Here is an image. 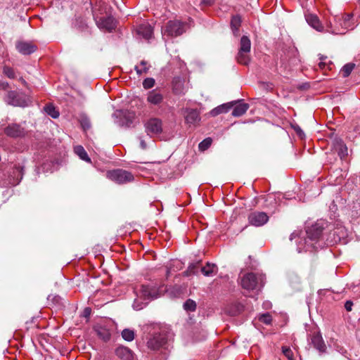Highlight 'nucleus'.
Returning <instances> with one entry per match:
<instances>
[{"mask_svg":"<svg viewBox=\"0 0 360 360\" xmlns=\"http://www.w3.org/2000/svg\"><path fill=\"white\" fill-rule=\"evenodd\" d=\"M263 277L252 272L244 274L240 278V286L248 292H258L263 287Z\"/></svg>","mask_w":360,"mask_h":360,"instance_id":"1","label":"nucleus"},{"mask_svg":"<svg viewBox=\"0 0 360 360\" xmlns=\"http://www.w3.org/2000/svg\"><path fill=\"white\" fill-rule=\"evenodd\" d=\"M325 224L323 221H319L307 229V237L304 239V248H305L306 250H310L311 248H314V244L316 243L321 236Z\"/></svg>","mask_w":360,"mask_h":360,"instance_id":"2","label":"nucleus"},{"mask_svg":"<svg viewBox=\"0 0 360 360\" xmlns=\"http://www.w3.org/2000/svg\"><path fill=\"white\" fill-rule=\"evenodd\" d=\"M24 167L20 165H15L10 168L6 178L1 177V184L4 187L14 186L22 180L24 174Z\"/></svg>","mask_w":360,"mask_h":360,"instance_id":"3","label":"nucleus"},{"mask_svg":"<svg viewBox=\"0 0 360 360\" xmlns=\"http://www.w3.org/2000/svg\"><path fill=\"white\" fill-rule=\"evenodd\" d=\"M106 177L118 184H127L134 179V176L131 172L122 169L108 171Z\"/></svg>","mask_w":360,"mask_h":360,"instance_id":"4","label":"nucleus"},{"mask_svg":"<svg viewBox=\"0 0 360 360\" xmlns=\"http://www.w3.org/2000/svg\"><path fill=\"white\" fill-rule=\"evenodd\" d=\"M251 42L250 39L246 36H243L240 41V48L236 56V60L238 63L248 65L250 63V58L249 53L250 51Z\"/></svg>","mask_w":360,"mask_h":360,"instance_id":"5","label":"nucleus"},{"mask_svg":"<svg viewBox=\"0 0 360 360\" xmlns=\"http://www.w3.org/2000/svg\"><path fill=\"white\" fill-rule=\"evenodd\" d=\"M186 24L178 20H169L167 22L164 33L169 37H178L186 32Z\"/></svg>","mask_w":360,"mask_h":360,"instance_id":"6","label":"nucleus"},{"mask_svg":"<svg viewBox=\"0 0 360 360\" xmlns=\"http://www.w3.org/2000/svg\"><path fill=\"white\" fill-rule=\"evenodd\" d=\"M4 132L7 136L15 139L24 138L27 134L26 129L17 123L8 124L4 127Z\"/></svg>","mask_w":360,"mask_h":360,"instance_id":"7","label":"nucleus"},{"mask_svg":"<svg viewBox=\"0 0 360 360\" xmlns=\"http://www.w3.org/2000/svg\"><path fill=\"white\" fill-rule=\"evenodd\" d=\"M89 5L91 7V12L94 20L99 19L103 16L111 15L110 11V8L105 2L101 0L96 1L94 6L91 2H90Z\"/></svg>","mask_w":360,"mask_h":360,"instance_id":"8","label":"nucleus"},{"mask_svg":"<svg viewBox=\"0 0 360 360\" xmlns=\"http://www.w3.org/2000/svg\"><path fill=\"white\" fill-rule=\"evenodd\" d=\"M167 342V337L165 333H154L153 336L148 340L147 345L148 348L153 350H158L164 348Z\"/></svg>","mask_w":360,"mask_h":360,"instance_id":"9","label":"nucleus"},{"mask_svg":"<svg viewBox=\"0 0 360 360\" xmlns=\"http://www.w3.org/2000/svg\"><path fill=\"white\" fill-rule=\"evenodd\" d=\"M269 217L264 212L255 211L248 214V223L254 226L259 227L266 224L269 221Z\"/></svg>","mask_w":360,"mask_h":360,"instance_id":"10","label":"nucleus"},{"mask_svg":"<svg viewBox=\"0 0 360 360\" xmlns=\"http://www.w3.org/2000/svg\"><path fill=\"white\" fill-rule=\"evenodd\" d=\"M7 102L15 106L25 107L27 105L28 101L22 93L11 91L7 94Z\"/></svg>","mask_w":360,"mask_h":360,"instance_id":"11","label":"nucleus"},{"mask_svg":"<svg viewBox=\"0 0 360 360\" xmlns=\"http://www.w3.org/2000/svg\"><path fill=\"white\" fill-rule=\"evenodd\" d=\"M94 21L100 30L111 32L116 27L115 20L111 15L103 16Z\"/></svg>","mask_w":360,"mask_h":360,"instance_id":"12","label":"nucleus"},{"mask_svg":"<svg viewBox=\"0 0 360 360\" xmlns=\"http://www.w3.org/2000/svg\"><path fill=\"white\" fill-rule=\"evenodd\" d=\"M145 127L148 134H158L162 131V123L158 118H150L145 124Z\"/></svg>","mask_w":360,"mask_h":360,"instance_id":"13","label":"nucleus"},{"mask_svg":"<svg viewBox=\"0 0 360 360\" xmlns=\"http://www.w3.org/2000/svg\"><path fill=\"white\" fill-rule=\"evenodd\" d=\"M15 48L22 55H30L37 49V46L32 42L24 41H18Z\"/></svg>","mask_w":360,"mask_h":360,"instance_id":"14","label":"nucleus"},{"mask_svg":"<svg viewBox=\"0 0 360 360\" xmlns=\"http://www.w3.org/2000/svg\"><path fill=\"white\" fill-rule=\"evenodd\" d=\"M310 343L320 352H324L326 349V346L319 332H314L310 335Z\"/></svg>","mask_w":360,"mask_h":360,"instance_id":"15","label":"nucleus"},{"mask_svg":"<svg viewBox=\"0 0 360 360\" xmlns=\"http://www.w3.org/2000/svg\"><path fill=\"white\" fill-rule=\"evenodd\" d=\"M146 101L148 103L153 105H159L164 101V96L158 89L148 92Z\"/></svg>","mask_w":360,"mask_h":360,"instance_id":"16","label":"nucleus"},{"mask_svg":"<svg viewBox=\"0 0 360 360\" xmlns=\"http://www.w3.org/2000/svg\"><path fill=\"white\" fill-rule=\"evenodd\" d=\"M333 148L340 159L345 158L348 155L347 147L340 139L336 138L333 141Z\"/></svg>","mask_w":360,"mask_h":360,"instance_id":"17","label":"nucleus"},{"mask_svg":"<svg viewBox=\"0 0 360 360\" xmlns=\"http://www.w3.org/2000/svg\"><path fill=\"white\" fill-rule=\"evenodd\" d=\"M333 235L334 236V241L342 242L343 243H347V238L348 237V232L346 228L342 225L337 224V226L333 231Z\"/></svg>","mask_w":360,"mask_h":360,"instance_id":"18","label":"nucleus"},{"mask_svg":"<svg viewBox=\"0 0 360 360\" xmlns=\"http://www.w3.org/2000/svg\"><path fill=\"white\" fill-rule=\"evenodd\" d=\"M184 115L186 122L188 124L196 125L200 121V113L195 109L187 108Z\"/></svg>","mask_w":360,"mask_h":360,"instance_id":"19","label":"nucleus"},{"mask_svg":"<svg viewBox=\"0 0 360 360\" xmlns=\"http://www.w3.org/2000/svg\"><path fill=\"white\" fill-rule=\"evenodd\" d=\"M115 354L120 360H134L133 352L127 347H118L115 349Z\"/></svg>","mask_w":360,"mask_h":360,"instance_id":"20","label":"nucleus"},{"mask_svg":"<svg viewBox=\"0 0 360 360\" xmlns=\"http://www.w3.org/2000/svg\"><path fill=\"white\" fill-rule=\"evenodd\" d=\"M243 309L244 306L243 304L238 302H235L229 304L226 307L225 311L230 316H235L240 314Z\"/></svg>","mask_w":360,"mask_h":360,"instance_id":"21","label":"nucleus"},{"mask_svg":"<svg viewBox=\"0 0 360 360\" xmlns=\"http://www.w3.org/2000/svg\"><path fill=\"white\" fill-rule=\"evenodd\" d=\"M94 330L99 338L104 342H108L111 338V333L105 326L98 325L94 327Z\"/></svg>","mask_w":360,"mask_h":360,"instance_id":"22","label":"nucleus"},{"mask_svg":"<svg viewBox=\"0 0 360 360\" xmlns=\"http://www.w3.org/2000/svg\"><path fill=\"white\" fill-rule=\"evenodd\" d=\"M236 104L233 105L232 115L234 117H240L244 115L248 110L250 105L248 103L238 101H233Z\"/></svg>","mask_w":360,"mask_h":360,"instance_id":"23","label":"nucleus"},{"mask_svg":"<svg viewBox=\"0 0 360 360\" xmlns=\"http://www.w3.org/2000/svg\"><path fill=\"white\" fill-rule=\"evenodd\" d=\"M305 18H306L307 22L311 27H312L317 31H319V32L323 31V27L321 25L317 15L312 14V13H309L305 15Z\"/></svg>","mask_w":360,"mask_h":360,"instance_id":"24","label":"nucleus"},{"mask_svg":"<svg viewBox=\"0 0 360 360\" xmlns=\"http://www.w3.org/2000/svg\"><path fill=\"white\" fill-rule=\"evenodd\" d=\"M236 104L234 102H229L226 103H224L217 106L210 111V115L213 117L217 116L221 113H226L229 112Z\"/></svg>","mask_w":360,"mask_h":360,"instance_id":"25","label":"nucleus"},{"mask_svg":"<svg viewBox=\"0 0 360 360\" xmlns=\"http://www.w3.org/2000/svg\"><path fill=\"white\" fill-rule=\"evenodd\" d=\"M172 91L176 95L184 94V82L180 78H174L172 81Z\"/></svg>","mask_w":360,"mask_h":360,"instance_id":"26","label":"nucleus"},{"mask_svg":"<svg viewBox=\"0 0 360 360\" xmlns=\"http://www.w3.org/2000/svg\"><path fill=\"white\" fill-rule=\"evenodd\" d=\"M217 266L214 264L209 262L204 266L200 267V271L206 276H211L217 272Z\"/></svg>","mask_w":360,"mask_h":360,"instance_id":"27","label":"nucleus"},{"mask_svg":"<svg viewBox=\"0 0 360 360\" xmlns=\"http://www.w3.org/2000/svg\"><path fill=\"white\" fill-rule=\"evenodd\" d=\"M49 304L53 307L60 308L63 306L62 298L57 295L51 294L48 296Z\"/></svg>","mask_w":360,"mask_h":360,"instance_id":"28","label":"nucleus"},{"mask_svg":"<svg viewBox=\"0 0 360 360\" xmlns=\"http://www.w3.org/2000/svg\"><path fill=\"white\" fill-rule=\"evenodd\" d=\"M241 25V18L240 15H233L231 20V27L235 35H238L239 27Z\"/></svg>","mask_w":360,"mask_h":360,"instance_id":"29","label":"nucleus"},{"mask_svg":"<svg viewBox=\"0 0 360 360\" xmlns=\"http://www.w3.org/2000/svg\"><path fill=\"white\" fill-rule=\"evenodd\" d=\"M138 32L145 39H150L153 34V29L149 25H142L139 27Z\"/></svg>","mask_w":360,"mask_h":360,"instance_id":"30","label":"nucleus"},{"mask_svg":"<svg viewBox=\"0 0 360 360\" xmlns=\"http://www.w3.org/2000/svg\"><path fill=\"white\" fill-rule=\"evenodd\" d=\"M44 110L52 118H54V119L58 118L60 115L58 110L51 103L46 104L44 106Z\"/></svg>","mask_w":360,"mask_h":360,"instance_id":"31","label":"nucleus"},{"mask_svg":"<svg viewBox=\"0 0 360 360\" xmlns=\"http://www.w3.org/2000/svg\"><path fill=\"white\" fill-rule=\"evenodd\" d=\"M75 153L83 160L86 162H91V159L89 158L86 150L82 146H77L74 148Z\"/></svg>","mask_w":360,"mask_h":360,"instance_id":"32","label":"nucleus"},{"mask_svg":"<svg viewBox=\"0 0 360 360\" xmlns=\"http://www.w3.org/2000/svg\"><path fill=\"white\" fill-rule=\"evenodd\" d=\"M140 65L142 66L141 68H139L138 66H135V70L137 73V75H141L143 73H146L150 68V65H148V62L143 60L141 61Z\"/></svg>","mask_w":360,"mask_h":360,"instance_id":"33","label":"nucleus"},{"mask_svg":"<svg viewBox=\"0 0 360 360\" xmlns=\"http://www.w3.org/2000/svg\"><path fill=\"white\" fill-rule=\"evenodd\" d=\"M134 332L132 330L126 328L124 329L122 332V337L124 340L131 342L134 339Z\"/></svg>","mask_w":360,"mask_h":360,"instance_id":"34","label":"nucleus"},{"mask_svg":"<svg viewBox=\"0 0 360 360\" xmlns=\"http://www.w3.org/2000/svg\"><path fill=\"white\" fill-rule=\"evenodd\" d=\"M75 27L81 32L86 31L89 29L87 24L82 19L76 20L75 22Z\"/></svg>","mask_w":360,"mask_h":360,"instance_id":"35","label":"nucleus"},{"mask_svg":"<svg viewBox=\"0 0 360 360\" xmlns=\"http://www.w3.org/2000/svg\"><path fill=\"white\" fill-rule=\"evenodd\" d=\"M200 263L196 262L191 264L187 269V275L196 274L198 273V270L200 269Z\"/></svg>","mask_w":360,"mask_h":360,"instance_id":"36","label":"nucleus"},{"mask_svg":"<svg viewBox=\"0 0 360 360\" xmlns=\"http://www.w3.org/2000/svg\"><path fill=\"white\" fill-rule=\"evenodd\" d=\"M140 293L145 299L153 297L152 290L147 285L141 286Z\"/></svg>","mask_w":360,"mask_h":360,"instance_id":"37","label":"nucleus"},{"mask_svg":"<svg viewBox=\"0 0 360 360\" xmlns=\"http://www.w3.org/2000/svg\"><path fill=\"white\" fill-rule=\"evenodd\" d=\"M196 303L193 300L188 299L184 304V308L186 311H194L196 309Z\"/></svg>","mask_w":360,"mask_h":360,"instance_id":"38","label":"nucleus"},{"mask_svg":"<svg viewBox=\"0 0 360 360\" xmlns=\"http://www.w3.org/2000/svg\"><path fill=\"white\" fill-rule=\"evenodd\" d=\"M354 68V64L353 63H347L343 66L341 70L342 74L344 77H348Z\"/></svg>","mask_w":360,"mask_h":360,"instance_id":"39","label":"nucleus"},{"mask_svg":"<svg viewBox=\"0 0 360 360\" xmlns=\"http://www.w3.org/2000/svg\"><path fill=\"white\" fill-rule=\"evenodd\" d=\"M212 142V140L211 138H207L202 141L198 146L199 150L201 151L206 150L207 148H210Z\"/></svg>","mask_w":360,"mask_h":360,"instance_id":"40","label":"nucleus"},{"mask_svg":"<svg viewBox=\"0 0 360 360\" xmlns=\"http://www.w3.org/2000/svg\"><path fill=\"white\" fill-rule=\"evenodd\" d=\"M3 72L7 77L10 79H15L16 77L14 69L9 66H4Z\"/></svg>","mask_w":360,"mask_h":360,"instance_id":"41","label":"nucleus"},{"mask_svg":"<svg viewBox=\"0 0 360 360\" xmlns=\"http://www.w3.org/2000/svg\"><path fill=\"white\" fill-rule=\"evenodd\" d=\"M155 84V81L152 77H148L143 82V86L145 89H149L153 88Z\"/></svg>","mask_w":360,"mask_h":360,"instance_id":"42","label":"nucleus"},{"mask_svg":"<svg viewBox=\"0 0 360 360\" xmlns=\"http://www.w3.org/2000/svg\"><path fill=\"white\" fill-rule=\"evenodd\" d=\"M333 63L329 60L326 61H320L318 64V67L320 70L323 71H326V70H330L332 69Z\"/></svg>","mask_w":360,"mask_h":360,"instance_id":"43","label":"nucleus"},{"mask_svg":"<svg viewBox=\"0 0 360 360\" xmlns=\"http://www.w3.org/2000/svg\"><path fill=\"white\" fill-rule=\"evenodd\" d=\"M259 321L265 324H270L272 321V317L269 313L261 314L259 316Z\"/></svg>","mask_w":360,"mask_h":360,"instance_id":"44","label":"nucleus"},{"mask_svg":"<svg viewBox=\"0 0 360 360\" xmlns=\"http://www.w3.org/2000/svg\"><path fill=\"white\" fill-rule=\"evenodd\" d=\"M282 352L288 358V360H294L293 352L289 347H282Z\"/></svg>","mask_w":360,"mask_h":360,"instance_id":"45","label":"nucleus"},{"mask_svg":"<svg viewBox=\"0 0 360 360\" xmlns=\"http://www.w3.org/2000/svg\"><path fill=\"white\" fill-rule=\"evenodd\" d=\"M353 302L350 300H347L345 304V308L347 311H351L352 309Z\"/></svg>","mask_w":360,"mask_h":360,"instance_id":"46","label":"nucleus"},{"mask_svg":"<svg viewBox=\"0 0 360 360\" xmlns=\"http://www.w3.org/2000/svg\"><path fill=\"white\" fill-rule=\"evenodd\" d=\"M91 309L89 307H86L84 310V316L87 318L90 316Z\"/></svg>","mask_w":360,"mask_h":360,"instance_id":"47","label":"nucleus"},{"mask_svg":"<svg viewBox=\"0 0 360 360\" xmlns=\"http://www.w3.org/2000/svg\"><path fill=\"white\" fill-rule=\"evenodd\" d=\"M294 129L300 136H302L304 134L303 131L300 129L299 126L294 127Z\"/></svg>","mask_w":360,"mask_h":360,"instance_id":"48","label":"nucleus"},{"mask_svg":"<svg viewBox=\"0 0 360 360\" xmlns=\"http://www.w3.org/2000/svg\"><path fill=\"white\" fill-rule=\"evenodd\" d=\"M214 0H202L201 3L206 6H210L214 3Z\"/></svg>","mask_w":360,"mask_h":360,"instance_id":"49","label":"nucleus"},{"mask_svg":"<svg viewBox=\"0 0 360 360\" xmlns=\"http://www.w3.org/2000/svg\"><path fill=\"white\" fill-rule=\"evenodd\" d=\"M140 146L142 149L146 148L147 146H146V143L145 142L144 140H143V139L140 140Z\"/></svg>","mask_w":360,"mask_h":360,"instance_id":"50","label":"nucleus"},{"mask_svg":"<svg viewBox=\"0 0 360 360\" xmlns=\"http://www.w3.org/2000/svg\"><path fill=\"white\" fill-rule=\"evenodd\" d=\"M84 128H89L90 127V123L88 120H84L82 123Z\"/></svg>","mask_w":360,"mask_h":360,"instance_id":"51","label":"nucleus"},{"mask_svg":"<svg viewBox=\"0 0 360 360\" xmlns=\"http://www.w3.org/2000/svg\"><path fill=\"white\" fill-rule=\"evenodd\" d=\"M19 81L25 86H27V82L22 78V77H20L19 78Z\"/></svg>","mask_w":360,"mask_h":360,"instance_id":"52","label":"nucleus"},{"mask_svg":"<svg viewBox=\"0 0 360 360\" xmlns=\"http://www.w3.org/2000/svg\"><path fill=\"white\" fill-rule=\"evenodd\" d=\"M328 57L326 56H319V60L320 61H326L327 60Z\"/></svg>","mask_w":360,"mask_h":360,"instance_id":"53","label":"nucleus"},{"mask_svg":"<svg viewBox=\"0 0 360 360\" xmlns=\"http://www.w3.org/2000/svg\"><path fill=\"white\" fill-rule=\"evenodd\" d=\"M297 236V234L295 232H293L290 236V240H292Z\"/></svg>","mask_w":360,"mask_h":360,"instance_id":"54","label":"nucleus"},{"mask_svg":"<svg viewBox=\"0 0 360 360\" xmlns=\"http://www.w3.org/2000/svg\"><path fill=\"white\" fill-rule=\"evenodd\" d=\"M350 19V16L349 15H347V19L346 20H349Z\"/></svg>","mask_w":360,"mask_h":360,"instance_id":"55","label":"nucleus"}]
</instances>
